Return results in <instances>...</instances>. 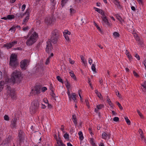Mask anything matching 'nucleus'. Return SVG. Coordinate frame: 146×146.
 <instances>
[{
	"mask_svg": "<svg viewBox=\"0 0 146 146\" xmlns=\"http://www.w3.org/2000/svg\"><path fill=\"white\" fill-rule=\"evenodd\" d=\"M92 69L94 72L96 73V68L95 67L94 65L92 64Z\"/></svg>",
	"mask_w": 146,
	"mask_h": 146,
	"instance_id": "4c0bfd02",
	"label": "nucleus"
},
{
	"mask_svg": "<svg viewBox=\"0 0 146 146\" xmlns=\"http://www.w3.org/2000/svg\"><path fill=\"white\" fill-rule=\"evenodd\" d=\"M40 87L38 86H36L34 90L33 89H32L31 92V94H39L40 93Z\"/></svg>",
	"mask_w": 146,
	"mask_h": 146,
	"instance_id": "0eeeda50",
	"label": "nucleus"
},
{
	"mask_svg": "<svg viewBox=\"0 0 146 146\" xmlns=\"http://www.w3.org/2000/svg\"><path fill=\"white\" fill-rule=\"evenodd\" d=\"M94 23L95 25V26L96 27L97 29L100 31V32H101V33L102 34L103 33V32L101 30V29L100 28V27H99V26L97 24L95 23V21L94 22Z\"/></svg>",
	"mask_w": 146,
	"mask_h": 146,
	"instance_id": "b1692460",
	"label": "nucleus"
},
{
	"mask_svg": "<svg viewBox=\"0 0 146 146\" xmlns=\"http://www.w3.org/2000/svg\"><path fill=\"white\" fill-rule=\"evenodd\" d=\"M39 106V102L37 100H35L31 103L30 107V111L32 113H34L38 110Z\"/></svg>",
	"mask_w": 146,
	"mask_h": 146,
	"instance_id": "7ed1b4c3",
	"label": "nucleus"
},
{
	"mask_svg": "<svg viewBox=\"0 0 146 146\" xmlns=\"http://www.w3.org/2000/svg\"><path fill=\"white\" fill-rule=\"evenodd\" d=\"M94 9H95V10L96 11H97L99 13H100L101 11L102 10H101L100 9H98L96 7H94Z\"/></svg>",
	"mask_w": 146,
	"mask_h": 146,
	"instance_id": "de8ad7c7",
	"label": "nucleus"
},
{
	"mask_svg": "<svg viewBox=\"0 0 146 146\" xmlns=\"http://www.w3.org/2000/svg\"><path fill=\"white\" fill-rule=\"evenodd\" d=\"M69 135L67 134V133H65L64 135V137L66 139H68L69 138Z\"/></svg>",
	"mask_w": 146,
	"mask_h": 146,
	"instance_id": "a19ab883",
	"label": "nucleus"
},
{
	"mask_svg": "<svg viewBox=\"0 0 146 146\" xmlns=\"http://www.w3.org/2000/svg\"><path fill=\"white\" fill-rule=\"evenodd\" d=\"M133 73L135 76H136V77H139V75L137 73H136L134 71H133Z\"/></svg>",
	"mask_w": 146,
	"mask_h": 146,
	"instance_id": "864d4df0",
	"label": "nucleus"
},
{
	"mask_svg": "<svg viewBox=\"0 0 146 146\" xmlns=\"http://www.w3.org/2000/svg\"><path fill=\"white\" fill-rule=\"evenodd\" d=\"M113 2L117 6V7L119 9H121V5L120 4L118 0H113Z\"/></svg>",
	"mask_w": 146,
	"mask_h": 146,
	"instance_id": "6ab92c4d",
	"label": "nucleus"
},
{
	"mask_svg": "<svg viewBox=\"0 0 146 146\" xmlns=\"http://www.w3.org/2000/svg\"><path fill=\"white\" fill-rule=\"evenodd\" d=\"M57 143L58 145H60V141L62 142V141L60 140V137H59L58 139H57Z\"/></svg>",
	"mask_w": 146,
	"mask_h": 146,
	"instance_id": "13d9d810",
	"label": "nucleus"
},
{
	"mask_svg": "<svg viewBox=\"0 0 146 146\" xmlns=\"http://www.w3.org/2000/svg\"><path fill=\"white\" fill-rule=\"evenodd\" d=\"M63 34L66 39L67 40V41H69V39L68 36L66 34H64V32H63Z\"/></svg>",
	"mask_w": 146,
	"mask_h": 146,
	"instance_id": "58836bf2",
	"label": "nucleus"
},
{
	"mask_svg": "<svg viewBox=\"0 0 146 146\" xmlns=\"http://www.w3.org/2000/svg\"><path fill=\"white\" fill-rule=\"evenodd\" d=\"M104 106L102 104H100L96 106V108L98 110H100L104 108Z\"/></svg>",
	"mask_w": 146,
	"mask_h": 146,
	"instance_id": "bb28decb",
	"label": "nucleus"
},
{
	"mask_svg": "<svg viewBox=\"0 0 146 146\" xmlns=\"http://www.w3.org/2000/svg\"><path fill=\"white\" fill-rule=\"evenodd\" d=\"M137 112L138 113L139 116L141 118H142L143 117V115H142V113L140 112V111L139 110H137Z\"/></svg>",
	"mask_w": 146,
	"mask_h": 146,
	"instance_id": "49530a36",
	"label": "nucleus"
},
{
	"mask_svg": "<svg viewBox=\"0 0 146 146\" xmlns=\"http://www.w3.org/2000/svg\"><path fill=\"white\" fill-rule=\"evenodd\" d=\"M9 64L13 69L18 65V63L17 61V56L15 54H12L11 55Z\"/></svg>",
	"mask_w": 146,
	"mask_h": 146,
	"instance_id": "20e7f679",
	"label": "nucleus"
},
{
	"mask_svg": "<svg viewBox=\"0 0 146 146\" xmlns=\"http://www.w3.org/2000/svg\"><path fill=\"white\" fill-rule=\"evenodd\" d=\"M51 4L52 5L51 7L52 9H55V6L56 5V2L54 0L53 2L51 1Z\"/></svg>",
	"mask_w": 146,
	"mask_h": 146,
	"instance_id": "5701e85b",
	"label": "nucleus"
},
{
	"mask_svg": "<svg viewBox=\"0 0 146 146\" xmlns=\"http://www.w3.org/2000/svg\"><path fill=\"white\" fill-rule=\"evenodd\" d=\"M47 89L46 87H44L42 88V91L43 92H44L46 90H47Z\"/></svg>",
	"mask_w": 146,
	"mask_h": 146,
	"instance_id": "bf43d9fd",
	"label": "nucleus"
},
{
	"mask_svg": "<svg viewBox=\"0 0 146 146\" xmlns=\"http://www.w3.org/2000/svg\"><path fill=\"white\" fill-rule=\"evenodd\" d=\"M28 61L27 60H23L20 62V67L23 69L25 70L26 69Z\"/></svg>",
	"mask_w": 146,
	"mask_h": 146,
	"instance_id": "6e6552de",
	"label": "nucleus"
},
{
	"mask_svg": "<svg viewBox=\"0 0 146 146\" xmlns=\"http://www.w3.org/2000/svg\"><path fill=\"white\" fill-rule=\"evenodd\" d=\"M88 61L90 65H91L92 62V60L91 59V58H89Z\"/></svg>",
	"mask_w": 146,
	"mask_h": 146,
	"instance_id": "0e129e2a",
	"label": "nucleus"
},
{
	"mask_svg": "<svg viewBox=\"0 0 146 146\" xmlns=\"http://www.w3.org/2000/svg\"><path fill=\"white\" fill-rule=\"evenodd\" d=\"M64 32V34H66L67 35H70V34H71L70 32L67 30L65 31Z\"/></svg>",
	"mask_w": 146,
	"mask_h": 146,
	"instance_id": "8fccbe9b",
	"label": "nucleus"
},
{
	"mask_svg": "<svg viewBox=\"0 0 146 146\" xmlns=\"http://www.w3.org/2000/svg\"><path fill=\"white\" fill-rule=\"evenodd\" d=\"M68 0H62L61 5L63 7Z\"/></svg>",
	"mask_w": 146,
	"mask_h": 146,
	"instance_id": "a878e982",
	"label": "nucleus"
},
{
	"mask_svg": "<svg viewBox=\"0 0 146 146\" xmlns=\"http://www.w3.org/2000/svg\"><path fill=\"white\" fill-rule=\"evenodd\" d=\"M54 19L52 17L46 18L45 19V23L47 25H50L54 21Z\"/></svg>",
	"mask_w": 146,
	"mask_h": 146,
	"instance_id": "f8f14e48",
	"label": "nucleus"
},
{
	"mask_svg": "<svg viewBox=\"0 0 146 146\" xmlns=\"http://www.w3.org/2000/svg\"><path fill=\"white\" fill-rule=\"evenodd\" d=\"M17 43V41H14L11 42H10L8 43L4 44V46L7 47V48H11L12 46H14L15 44H16Z\"/></svg>",
	"mask_w": 146,
	"mask_h": 146,
	"instance_id": "9b49d317",
	"label": "nucleus"
},
{
	"mask_svg": "<svg viewBox=\"0 0 146 146\" xmlns=\"http://www.w3.org/2000/svg\"><path fill=\"white\" fill-rule=\"evenodd\" d=\"M117 19L120 21H121V20L122 19L118 15H117L116 16Z\"/></svg>",
	"mask_w": 146,
	"mask_h": 146,
	"instance_id": "603ef678",
	"label": "nucleus"
},
{
	"mask_svg": "<svg viewBox=\"0 0 146 146\" xmlns=\"http://www.w3.org/2000/svg\"><path fill=\"white\" fill-rule=\"evenodd\" d=\"M66 88H70V84L69 82L66 83Z\"/></svg>",
	"mask_w": 146,
	"mask_h": 146,
	"instance_id": "5fc2aeb1",
	"label": "nucleus"
},
{
	"mask_svg": "<svg viewBox=\"0 0 146 146\" xmlns=\"http://www.w3.org/2000/svg\"><path fill=\"white\" fill-rule=\"evenodd\" d=\"M72 119L74 124L76 126L77 124V121L76 116L75 114L72 115Z\"/></svg>",
	"mask_w": 146,
	"mask_h": 146,
	"instance_id": "a211bd4d",
	"label": "nucleus"
},
{
	"mask_svg": "<svg viewBox=\"0 0 146 146\" xmlns=\"http://www.w3.org/2000/svg\"><path fill=\"white\" fill-rule=\"evenodd\" d=\"M26 7V5L25 4H23L22 7L21 9L22 11H23L25 9Z\"/></svg>",
	"mask_w": 146,
	"mask_h": 146,
	"instance_id": "e2e57ef3",
	"label": "nucleus"
},
{
	"mask_svg": "<svg viewBox=\"0 0 146 146\" xmlns=\"http://www.w3.org/2000/svg\"><path fill=\"white\" fill-rule=\"evenodd\" d=\"M28 12V10H27L26 12L23 13L21 12L17 13L16 14V17L17 18H22L23 16L27 14Z\"/></svg>",
	"mask_w": 146,
	"mask_h": 146,
	"instance_id": "ddd939ff",
	"label": "nucleus"
},
{
	"mask_svg": "<svg viewBox=\"0 0 146 146\" xmlns=\"http://www.w3.org/2000/svg\"><path fill=\"white\" fill-rule=\"evenodd\" d=\"M69 60L70 62V64H74L75 62L74 61L72 60L70 58L69 59Z\"/></svg>",
	"mask_w": 146,
	"mask_h": 146,
	"instance_id": "052dcab7",
	"label": "nucleus"
},
{
	"mask_svg": "<svg viewBox=\"0 0 146 146\" xmlns=\"http://www.w3.org/2000/svg\"><path fill=\"white\" fill-rule=\"evenodd\" d=\"M110 135L109 134H107L106 133L104 132L103 133L102 136V138L106 139L108 138V139L110 138Z\"/></svg>",
	"mask_w": 146,
	"mask_h": 146,
	"instance_id": "f3484780",
	"label": "nucleus"
},
{
	"mask_svg": "<svg viewBox=\"0 0 146 146\" xmlns=\"http://www.w3.org/2000/svg\"><path fill=\"white\" fill-rule=\"evenodd\" d=\"M20 76L19 72H15L13 73L11 76L8 80V82H11L12 83L14 84L16 81H18Z\"/></svg>",
	"mask_w": 146,
	"mask_h": 146,
	"instance_id": "39448f33",
	"label": "nucleus"
},
{
	"mask_svg": "<svg viewBox=\"0 0 146 146\" xmlns=\"http://www.w3.org/2000/svg\"><path fill=\"white\" fill-rule=\"evenodd\" d=\"M135 56V57L138 60H140V56H139L137 54H136Z\"/></svg>",
	"mask_w": 146,
	"mask_h": 146,
	"instance_id": "680f3d73",
	"label": "nucleus"
},
{
	"mask_svg": "<svg viewBox=\"0 0 146 146\" xmlns=\"http://www.w3.org/2000/svg\"><path fill=\"white\" fill-rule=\"evenodd\" d=\"M137 42L140 45H142L143 44V42L141 41L140 40V41H139Z\"/></svg>",
	"mask_w": 146,
	"mask_h": 146,
	"instance_id": "774afa93",
	"label": "nucleus"
},
{
	"mask_svg": "<svg viewBox=\"0 0 146 146\" xmlns=\"http://www.w3.org/2000/svg\"><path fill=\"white\" fill-rule=\"evenodd\" d=\"M50 58L49 57H48L46 59V61L45 62V64L46 65L50 63Z\"/></svg>",
	"mask_w": 146,
	"mask_h": 146,
	"instance_id": "79ce46f5",
	"label": "nucleus"
},
{
	"mask_svg": "<svg viewBox=\"0 0 146 146\" xmlns=\"http://www.w3.org/2000/svg\"><path fill=\"white\" fill-rule=\"evenodd\" d=\"M58 146H65V145L62 142L60 141V145H58Z\"/></svg>",
	"mask_w": 146,
	"mask_h": 146,
	"instance_id": "338daca9",
	"label": "nucleus"
},
{
	"mask_svg": "<svg viewBox=\"0 0 146 146\" xmlns=\"http://www.w3.org/2000/svg\"><path fill=\"white\" fill-rule=\"evenodd\" d=\"M33 30L34 29L33 28H32L31 29L28 34L29 35H31L33 33Z\"/></svg>",
	"mask_w": 146,
	"mask_h": 146,
	"instance_id": "3c124183",
	"label": "nucleus"
},
{
	"mask_svg": "<svg viewBox=\"0 0 146 146\" xmlns=\"http://www.w3.org/2000/svg\"><path fill=\"white\" fill-rule=\"evenodd\" d=\"M95 92L97 94V96L100 99H102L103 97L102 96L101 94L97 90H95Z\"/></svg>",
	"mask_w": 146,
	"mask_h": 146,
	"instance_id": "aec40b11",
	"label": "nucleus"
},
{
	"mask_svg": "<svg viewBox=\"0 0 146 146\" xmlns=\"http://www.w3.org/2000/svg\"><path fill=\"white\" fill-rule=\"evenodd\" d=\"M70 14L71 15L74 13L76 12V11L72 8H70Z\"/></svg>",
	"mask_w": 146,
	"mask_h": 146,
	"instance_id": "c756f323",
	"label": "nucleus"
},
{
	"mask_svg": "<svg viewBox=\"0 0 146 146\" xmlns=\"http://www.w3.org/2000/svg\"><path fill=\"white\" fill-rule=\"evenodd\" d=\"M29 29V27L27 26L26 27H24L23 28V30L24 31H26Z\"/></svg>",
	"mask_w": 146,
	"mask_h": 146,
	"instance_id": "69168bd1",
	"label": "nucleus"
},
{
	"mask_svg": "<svg viewBox=\"0 0 146 146\" xmlns=\"http://www.w3.org/2000/svg\"><path fill=\"white\" fill-rule=\"evenodd\" d=\"M113 35L115 37H118L119 36V34L116 32H114Z\"/></svg>",
	"mask_w": 146,
	"mask_h": 146,
	"instance_id": "473e14b6",
	"label": "nucleus"
},
{
	"mask_svg": "<svg viewBox=\"0 0 146 146\" xmlns=\"http://www.w3.org/2000/svg\"><path fill=\"white\" fill-rule=\"evenodd\" d=\"M25 134L24 133L21 131H20L19 132V135H18V137H19V143H21V142H22L23 140L24 139Z\"/></svg>",
	"mask_w": 146,
	"mask_h": 146,
	"instance_id": "9d476101",
	"label": "nucleus"
},
{
	"mask_svg": "<svg viewBox=\"0 0 146 146\" xmlns=\"http://www.w3.org/2000/svg\"><path fill=\"white\" fill-rule=\"evenodd\" d=\"M79 135V138L81 140H82L84 139L82 133L81 131H80L78 133Z\"/></svg>",
	"mask_w": 146,
	"mask_h": 146,
	"instance_id": "4be33fe9",
	"label": "nucleus"
},
{
	"mask_svg": "<svg viewBox=\"0 0 146 146\" xmlns=\"http://www.w3.org/2000/svg\"><path fill=\"white\" fill-rule=\"evenodd\" d=\"M90 141L91 143L92 144L93 146H96L95 143L94 142L93 139V138H91L90 139Z\"/></svg>",
	"mask_w": 146,
	"mask_h": 146,
	"instance_id": "f704fd0d",
	"label": "nucleus"
},
{
	"mask_svg": "<svg viewBox=\"0 0 146 146\" xmlns=\"http://www.w3.org/2000/svg\"><path fill=\"white\" fill-rule=\"evenodd\" d=\"M113 121H114L117 122L119 121V118L117 117H115L113 118Z\"/></svg>",
	"mask_w": 146,
	"mask_h": 146,
	"instance_id": "09e8293b",
	"label": "nucleus"
},
{
	"mask_svg": "<svg viewBox=\"0 0 146 146\" xmlns=\"http://www.w3.org/2000/svg\"><path fill=\"white\" fill-rule=\"evenodd\" d=\"M17 119L16 118H14L12 119L11 127L12 128H14L16 127V122Z\"/></svg>",
	"mask_w": 146,
	"mask_h": 146,
	"instance_id": "4468645a",
	"label": "nucleus"
},
{
	"mask_svg": "<svg viewBox=\"0 0 146 146\" xmlns=\"http://www.w3.org/2000/svg\"><path fill=\"white\" fill-rule=\"evenodd\" d=\"M16 30V27L14 26L12 27H11L9 29V30H13L14 31H15Z\"/></svg>",
	"mask_w": 146,
	"mask_h": 146,
	"instance_id": "4d7b16f0",
	"label": "nucleus"
},
{
	"mask_svg": "<svg viewBox=\"0 0 146 146\" xmlns=\"http://www.w3.org/2000/svg\"><path fill=\"white\" fill-rule=\"evenodd\" d=\"M4 119L6 121H9V119L8 115H5L4 117Z\"/></svg>",
	"mask_w": 146,
	"mask_h": 146,
	"instance_id": "c03bdc74",
	"label": "nucleus"
},
{
	"mask_svg": "<svg viewBox=\"0 0 146 146\" xmlns=\"http://www.w3.org/2000/svg\"><path fill=\"white\" fill-rule=\"evenodd\" d=\"M103 21L104 22V23L109 26H111V24H110L108 22V19L106 18V17H102Z\"/></svg>",
	"mask_w": 146,
	"mask_h": 146,
	"instance_id": "2eb2a0df",
	"label": "nucleus"
},
{
	"mask_svg": "<svg viewBox=\"0 0 146 146\" xmlns=\"http://www.w3.org/2000/svg\"><path fill=\"white\" fill-rule=\"evenodd\" d=\"M7 19H14L15 18V16L13 15H8L7 16Z\"/></svg>",
	"mask_w": 146,
	"mask_h": 146,
	"instance_id": "cd10ccee",
	"label": "nucleus"
},
{
	"mask_svg": "<svg viewBox=\"0 0 146 146\" xmlns=\"http://www.w3.org/2000/svg\"><path fill=\"white\" fill-rule=\"evenodd\" d=\"M141 86L145 88L146 89V82L145 81L143 84L141 85Z\"/></svg>",
	"mask_w": 146,
	"mask_h": 146,
	"instance_id": "6e6d98bb",
	"label": "nucleus"
},
{
	"mask_svg": "<svg viewBox=\"0 0 146 146\" xmlns=\"http://www.w3.org/2000/svg\"><path fill=\"white\" fill-rule=\"evenodd\" d=\"M115 93H116V95L117 96H118L119 98H122L119 92L118 91H116Z\"/></svg>",
	"mask_w": 146,
	"mask_h": 146,
	"instance_id": "72a5a7b5",
	"label": "nucleus"
},
{
	"mask_svg": "<svg viewBox=\"0 0 146 146\" xmlns=\"http://www.w3.org/2000/svg\"><path fill=\"white\" fill-rule=\"evenodd\" d=\"M116 103L117 105L119 107V109L121 110H122L123 109V107L118 102H116Z\"/></svg>",
	"mask_w": 146,
	"mask_h": 146,
	"instance_id": "ea45409f",
	"label": "nucleus"
},
{
	"mask_svg": "<svg viewBox=\"0 0 146 146\" xmlns=\"http://www.w3.org/2000/svg\"><path fill=\"white\" fill-rule=\"evenodd\" d=\"M5 84V82L3 81L0 82V92L3 90V86Z\"/></svg>",
	"mask_w": 146,
	"mask_h": 146,
	"instance_id": "412c9836",
	"label": "nucleus"
},
{
	"mask_svg": "<svg viewBox=\"0 0 146 146\" xmlns=\"http://www.w3.org/2000/svg\"><path fill=\"white\" fill-rule=\"evenodd\" d=\"M51 91H52V93H51L50 94L51 96L53 98V99H54V100H56V99H55V97L54 96L55 94L54 92V91L52 90H51Z\"/></svg>",
	"mask_w": 146,
	"mask_h": 146,
	"instance_id": "e433bc0d",
	"label": "nucleus"
},
{
	"mask_svg": "<svg viewBox=\"0 0 146 146\" xmlns=\"http://www.w3.org/2000/svg\"><path fill=\"white\" fill-rule=\"evenodd\" d=\"M70 75L73 79L75 80H76V78L74 73H72V74H70Z\"/></svg>",
	"mask_w": 146,
	"mask_h": 146,
	"instance_id": "37998d69",
	"label": "nucleus"
},
{
	"mask_svg": "<svg viewBox=\"0 0 146 146\" xmlns=\"http://www.w3.org/2000/svg\"><path fill=\"white\" fill-rule=\"evenodd\" d=\"M56 78L62 84L63 83L62 80L61 78L59 76H57Z\"/></svg>",
	"mask_w": 146,
	"mask_h": 146,
	"instance_id": "2f4dec72",
	"label": "nucleus"
},
{
	"mask_svg": "<svg viewBox=\"0 0 146 146\" xmlns=\"http://www.w3.org/2000/svg\"><path fill=\"white\" fill-rule=\"evenodd\" d=\"M124 118L125 120V121L128 125H130L131 124V122L130 120L128 119L127 117H125Z\"/></svg>",
	"mask_w": 146,
	"mask_h": 146,
	"instance_id": "c85d7f7f",
	"label": "nucleus"
},
{
	"mask_svg": "<svg viewBox=\"0 0 146 146\" xmlns=\"http://www.w3.org/2000/svg\"><path fill=\"white\" fill-rule=\"evenodd\" d=\"M107 101L109 104L111 108H113V104L111 102V101L110 100V99L109 98H108L107 99Z\"/></svg>",
	"mask_w": 146,
	"mask_h": 146,
	"instance_id": "7c9ffc66",
	"label": "nucleus"
},
{
	"mask_svg": "<svg viewBox=\"0 0 146 146\" xmlns=\"http://www.w3.org/2000/svg\"><path fill=\"white\" fill-rule=\"evenodd\" d=\"M29 11H28V12L27 13V15L26 17L25 18L23 21L24 22H27L29 19Z\"/></svg>",
	"mask_w": 146,
	"mask_h": 146,
	"instance_id": "393cba45",
	"label": "nucleus"
},
{
	"mask_svg": "<svg viewBox=\"0 0 146 146\" xmlns=\"http://www.w3.org/2000/svg\"><path fill=\"white\" fill-rule=\"evenodd\" d=\"M38 37V34L34 32L27 40L26 42V44L28 46L32 45L36 42Z\"/></svg>",
	"mask_w": 146,
	"mask_h": 146,
	"instance_id": "f03ea898",
	"label": "nucleus"
},
{
	"mask_svg": "<svg viewBox=\"0 0 146 146\" xmlns=\"http://www.w3.org/2000/svg\"><path fill=\"white\" fill-rule=\"evenodd\" d=\"M139 133L140 134V136L143 135V133L142 130L141 129H139L138 131Z\"/></svg>",
	"mask_w": 146,
	"mask_h": 146,
	"instance_id": "a18cd8bd",
	"label": "nucleus"
},
{
	"mask_svg": "<svg viewBox=\"0 0 146 146\" xmlns=\"http://www.w3.org/2000/svg\"><path fill=\"white\" fill-rule=\"evenodd\" d=\"M81 56V59L82 60V61L83 63L84 64H86V60H84L85 58H84V57L82 56Z\"/></svg>",
	"mask_w": 146,
	"mask_h": 146,
	"instance_id": "c9c22d12",
	"label": "nucleus"
},
{
	"mask_svg": "<svg viewBox=\"0 0 146 146\" xmlns=\"http://www.w3.org/2000/svg\"><path fill=\"white\" fill-rule=\"evenodd\" d=\"M67 93L69 100H71V98H72L73 100L74 101L76 102V96L75 93H72L71 94V95L70 91L69 90H68Z\"/></svg>",
	"mask_w": 146,
	"mask_h": 146,
	"instance_id": "1a4fd4ad",
	"label": "nucleus"
},
{
	"mask_svg": "<svg viewBox=\"0 0 146 146\" xmlns=\"http://www.w3.org/2000/svg\"><path fill=\"white\" fill-rule=\"evenodd\" d=\"M12 137L10 135H9L5 139L4 143L5 144L8 143H10L12 140Z\"/></svg>",
	"mask_w": 146,
	"mask_h": 146,
	"instance_id": "dca6fc26",
	"label": "nucleus"
},
{
	"mask_svg": "<svg viewBox=\"0 0 146 146\" xmlns=\"http://www.w3.org/2000/svg\"><path fill=\"white\" fill-rule=\"evenodd\" d=\"M59 36L60 33L59 31L55 29L52 31L50 38L46 42V51L49 54L53 48L51 42L54 44L56 43Z\"/></svg>",
	"mask_w": 146,
	"mask_h": 146,
	"instance_id": "f257e3e1",
	"label": "nucleus"
},
{
	"mask_svg": "<svg viewBox=\"0 0 146 146\" xmlns=\"http://www.w3.org/2000/svg\"><path fill=\"white\" fill-rule=\"evenodd\" d=\"M6 90L7 95L11 96L12 98H14L15 95V89L12 88L9 86L7 85Z\"/></svg>",
	"mask_w": 146,
	"mask_h": 146,
	"instance_id": "423d86ee",
	"label": "nucleus"
}]
</instances>
